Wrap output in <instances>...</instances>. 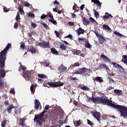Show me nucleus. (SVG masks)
Returning a JSON list of instances; mask_svg holds the SVG:
<instances>
[{"label": "nucleus", "mask_w": 127, "mask_h": 127, "mask_svg": "<svg viewBox=\"0 0 127 127\" xmlns=\"http://www.w3.org/2000/svg\"><path fill=\"white\" fill-rule=\"evenodd\" d=\"M88 102L92 101L94 104H102V105H107V106H108L109 107L118 109L119 112H120L121 117L127 118V107L122 105L114 104L112 103V101L110 100L106 96L104 95L101 97H90L88 98Z\"/></svg>", "instance_id": "1"}, {"label": "nucleus", "mask_w": 127, "mask_h": 127, "mask_svg": "<svg viewBox=\"0 0 127 127\" xmlns=\"http://www.w3.org/2000/svg\"><path fill=\"white\" fill-rule=\"evenodd\" d=\"M10 47H11V44H7L5 48L0 53V67L1 68H4L6 55Z\"/></svg>", "instance_id": "2"}, {"label": "nucleus", "mask_w": 127, "mask_h": 127, "mask_svg": "<svg viewBox=\"0 0 127 127\" xmlns=\"http://www.w3.org/2000/svg\"><path fill=\"white\" fill-rule=\"evenodd\" d=\"M47 84L51 87H55V88H57V87H61L64 86V82H62L61 81H59L58 82H48Z\"/></svg>", "instance_id": "3"}, {"label": "nucleus", "mask_w": 127, "mask_h": 127, "mask_svg": "<svg viewBox=\"0 0 127 127\" xmlns=\"http://www.w3.org/2000/svg\"><path fill=\"white\" fill-rule=\"evenodd\" d=\"M45 113H46V111H44L38 116H35V118L34 119V122H37L38 124H40L41 121L43 120V117H44V114H45Z\"/></svg>", "instance_id": "4"}, {"label": "nucleus", "mask_w": 127, "mask_h": 127, "mask_svg": "<svg viewBox=\"0 0 127 127\" xmlns=\"http://www.w3.org/2000/svg\"><path fill=\"white\" fill-rule=\"evenodd\" d=\"M38 46L41 48H50V43L43 41L42 42L38 43Z\"/></svg>", "instance_id": "5"}, {"label": "nucleus", "mask_w": 127, "mask_h": 127, "mask_svg": "<svg viewBox=\"0 0 127 127\" xmlns=\"http://www.w3.org/2000/svg\"><path fill=\"white\" fill-rule=\"evenodd\" d=\"M32 75V72H31V71H30L25 70L23 71L22 72V76L25 79H26V78H28V79H30V78H31Z\"/></svg>", "instance_id": "6"}, {"label": "nucleus", "mask_w": 127, "mask_h": 127, "mask_svg": "<svg viewBox=\"0 0 127 127\" xmlns=\"http://www.w3.org/2000/svg\"><path fill=\"white\" fill-rule=\"evenodd\" d=\"M27 48H28V49H27V52L29 51L32 53V54H35V53H36V49H35V48H34L33 46L31 45V46H28Z\"/></svg>", "instance_id": "7"}, {"label": "nucleus", "mask_w": 127, "mask_h": 127, "mask_svg": "<svg viewBox=\"0 0 127 127\" xmlns=\"http://www.w3.org/2000/svg\"><path fill=\"white\" fill-rule=\"evenodd\" d=\"M93 115L95 119H96L98 122H100V121H101V113L100 112H94Z\"/></svg>", "instance_id": "8"}, {"label": "nucleus", "mask_w": 127, "mask_h": 127, "mask_svg": "<svg viewBox=\"0 0 127 127\" xmlns=\"http://www.w3.org/2000/svg\"><path fill=\"white\" fill-rule=\"evenodd\" d=\"M91 72V69L86 68L85 67H83L81 68V74L82 75H84L85 76H87L88 75V73H90Z\"/></svg>", "instance_id": "9"}, {"label": "nucleus", "mask_w": 127, "mask_h": 127, "mask_svg": "<svg viewBox=\"0 0 127 127\" xmlns=\"http://www.w3.org/2000/svg\"><path fill=\"white\" fill-rule=\"evenodd\" d=\"M4 67L1 68L0 67V78H4L5 77V74H6V72L5 70L3 69Z\"/></svg>", "instance_id": "10"}, {"label": "nucleus", "mask_w": 127, "mask_h": 127, "mask_svg": "<svg viewBox=\"0 0 127 127\" xmlns=\"http://www.w3.org/2000/svg\"><path fill=\"white\" fill-rule=\"evenodd\" d=\"M100 58H102V60L104 61V62H111V60L105 55L103 54L100 56Z\"/></svg>", "instance_id": "11"}, {"label": "nucleus", "mask_w": 127, "mask_h": 127, "mask_svg": "<svg viewBox=\"0 0 127 127\" xmlns=\"http://www.w3.org/2000/svg\"><path fill=\"white\" fill-rule=\"evenodd\" d=\"M98 69H100V70H102V69H106V70H110L108 66L105 64H100L98 67Z\"/></svg>", "instance_id": "12"}, {"label": "nucleus", "mask_w": 127, "mask_h": 127, "mask_svg": "<svg viewBox=\"0 0 127 127\" xmlns=\"http://www.w3.org/2000/svg\"><path fill=\"white\" fill-rule=\"evenodd\" d=\"M91 2H94L97 4V6H99V9L102 7V2H100L99 0H91Z\"/></svg>", "instance_id": "13"}, {"label": "nucleus", "mask_w": 127, "mask_h": 127, "mask_svg": "<svg viewBox=\"0 0 127 127\" xmlns=\"http://www.w3.org/2000/svg\"><path fill=\"white\" fill-rule=\"evenodd\" d=\"M35 106L34 108L36 110H38V109H39V106H40V108L41 109V104H40V102L39 101H38V100L36 99L35 100Z\"/></svg>", "instance_id": "14"}, {"label": "nucleus", "mask_w": 127, "mask_h": 127, "mask_svg": "<svg viewBox=\"0 0 127 127\" xmlns=\"http://www.w3.org/2000/svg\"><path fill=\"white\" fill-rule=\"evenodd\" d=\"M66 70H67V67L64 66V64H61L59 67V70L60 71V72H66Z\"/></svg>", "instance_id": "15"}, {"label": "nucleus", "mask_w": 127, "mask_h": 127, "mask_svg": "<svg viewBox=\"0 0 127 127\" xmlns=\"http://www.w3.org/2000/svg\"><path fill=\"white\" fill-rule=\"evenodd\" d=\"M102 28L103 30H106L107 31H109L110 32H112V29L110 28V26L109 25L106 24H103L102 26Z\"/></svg>", "instance_id": "16"}, {"label": "nucleus", "mask_w": 127, "mask_h": 127, "mask_svg": "<svg viewBox=\"0 0 127 127\" xmlns=\"http://www.w3.org/2000/svg\"><path fill=\"white\" fill-rule=\"evenodd\" d=\"M98 41L100 44H104L105 43V41H106V39L104 38V36H100L98 38Z\"/></svg>", "instance_id": "17"}, {"label": "nucleus", "mask_w": 127, "mask_h": 127, "mask_svg": "<svg viewBox=\"0 0 127 127\" xmlns=\"http://www.w3.org/2000/svg\"><path fill=\"white\" fill-rule=\"evenodd\" d=\"M19 125L21 126V127H25V119L20 118Z\"/></svg>", "instance_id": "18"}, {"label": "nucleus", "mask_w": 127, "mask_h": 127, "mask_svg": "<svg viewBox=\"0 0 127 127\" xmlns=\"http://www.w3.org/2000/svg\"><path fill=\"white\" fill-rule=\"evenodd\" d=\"M110 17H113V16H112V14H109L108 12L105 13V15H104L103 16V18L104 20L105 21V20H107V19H109V18Z\"/></svg>", "instance_id": "19"}, {"label": "nucleus", "mask_w": 127, "mask_h": 127, "mask_svg": "<svg viewBox=\"0 0 127 127\" xmlns=\"http://www.w3.org/2000/svg\"><path fill=\"white\" fill-rule=\"evenodd\" d=\"M76 32L77 35H80V34H84L85 30L82 29V28L79 27L77 30H76Z\"/></svg>", "instance_id": "20"}, {"label": "nucleus", "mask_w": 127, "mask_h": 127, "mask_svg": "<svg viewBox=\"0 0 127 127\" xmlns=\"http://www.w3.org/2000/svg\"><path fill=\"white\" fill-rule=\"evenodd\" d=\"M14 106L13 105L11 104L7 107V111L8 113V114H11V111H12V109H14Z\"/></svg>", "instance_id": "21"}, {"label": "nucleus", "mask_w": 127, "mask_h": 127, "mask_svg": "<svg viewBox=\"0 0 127 127\" xmlns=\"http://www.w3.org/2000/svg\"><path fill=\"white\" fill-rule=\"evenodd\" d=\"M112 64L115 67V68H118V69H121V70H124V69L122 65H120L116 63H112Z\"/></svg>", "instance_id": "22"}, {"label": "nucleus", "mask_w": 127, "mask_h": 127, "mask_svg": "<svg viewBox=\"0 0 127 127\" xmlns=\"http://www.w3.org/2000/svg\"><path fill=\"white\" fill-rule=\"evenodd\" d=\"M71 52L74 54V55H79V54H81V51L77 49L72 50Z\"/></svg>", "instance_id": "23"}, {"label": "nucleus", "mask_w": 127, "mask_h": 127, "mask_svg": "<svg viewBox=\"0 0 127 127\" xmlns=\"http://www.w3.org/2000/svg\"><path fill=\"white\" fill-rule=\"evenodd\" d=\"M82 73V68H79L77 70H75V71H73L72 72L71 74H72V75H75V74H79V75H81Z\"/></svg>", "instance_id": "24"}, {"label": "nucleus", "mask_w": 127, "mask_h": 127, "mask_svg": "<svg viewBox=\"0 0 127 127\" xmlns=\"http://www.w3.org/2000/svg\"><path fill=\"white\" fill-rule=\"evenodd\" d=\"M51 51L53 54H54L55 55H59V53L57 50H56V49L55 48H52L51 49Z\"/></svg>", "instance_id": "25"}, {"label": "nucleus", "mask_w": 127, "mask_h": 127, "mask_svg": "<svg viewBox=\"0 0 127 127\" xmlns=\"http://www.w3.org/2000/svg\"><path fill=\"white\" fill-rule=\"evenodd\" d=\"M94 81H96V82H99V83H103L104 80L102 79L101 77H96L95 78H93Z\"/></svg>", "instance_id": "26"}, {"label": "nucleus", "mask_w": 127, "mask_h": 127, "mask_svg": "<svg viewBox=\"0 0 127 127\" xmlns=\"http://www.w3.org/2000/svg\"><path fill=\"white\" fill-rule=\"evenodd\" d=\"M36 89V86H35V84H32L30 87V90H31V93H33V94H34Z\"/></svg>", "instance_id": "27"}, {"label": "nucleus", "mask_w": 127, "mask_h": 127, "mask_svg": "<svg viewBox=\"0 0 127 127\" xmlns=\"http://www.w3.org/2000/svg\"><path fill=\"white\" fill-rule=\"evenodd\" d=\"M83 23L84 24V25H88V24H90V21L87 19H86V18L83 17Z\"/></svg>", "instance_id": "28"}, {"label": "nucleus", "mask_w": 127, "mask_h": 127, "mask_svg": "<svg viewBox=\"0 0 127 127\" xmlns=\"http://www.w3.org/2000/svg\"><path fill=\"white\" fill-rule=\"evenodd\" d=\"M114 93H115V94H117L118 96H121L123 95V91L122 90L118 89H115Z\"/></svg>", "instance_id": "29"}, {"label": "nucleus", "mask_w": 127, "mask_h": 127, "mask_svg": "<svg viewBox=\"0 0 127 127\" xmlns=\"http://www.w3.org/2000/svg\"><path fill=\"white\" fill-rule=\"evenodd\" d=\"M3 88H4V81L2 79H0V90L3 89Z\"/></svg>", "instance_id": "30"}, {"label": "nucleus", "mask_w": 127, "mask_h": 127, "mask_svg": "<svg viewBox=\"0 0 127 127\" xmlns=\"http://www.w3.org/2000/svg\"><path fill=\"white\" fill-rule=\"evenodd\" d=\"M38 76L39 77V78H41L42 79H48V77L45 74H38Z\"/></svg>", "instance_id": "31"}, {"label": "nucleus", "mask_w": 127, "mask_h": 127, "mask_svg": "<svg viewBox=\"0 0 127 127\" xmlns=\"http://www.w3.org/2000/svg\"><path fill=\"white\" fill-rule=\"evenodd\" d=\"M122 57L124 59L122 60V62H124L125 64H126V65H127V56L123 55Z\"/></svg>", "instance_id": "32"}, {"label": "nucleus", "mask_w": 127, "mask_h": 127, "mask_svg": "<svg viewBox=\"0 0 127 127\" xmlns=\"http://www.w3.org/2000/svg\"><path fill=\"white\" fill-rule=\"evenodd\" d=\"M85 47H86V48H89L90 49L92 48L91 44H90L88 41H86L85 43Z\"/></svg>", "instance_id": "33"}, {"label": "nucleus", "mask_w": 127, "mask_h": 127, "mask_svg": "<svg viewBox=\"0 0 127 127\" xmlns=\"http://www.w3.org/2000/svg\"><path fill=\"white\" fill-rule=\"evenodd\" d=\"M18 10L21 15L24 14V11L23 10V8L22 7L18 6Z\"/></svg>", "instance_id": "34"}, {"label": "nucleus", "mask_w": 127, "mask_h": 127, "mask_svg": "<svg viewBox=\"0 0 127 127\" xmlns=\"http://www.w3.org/2000/svg\"><path fill=\"white\" fill-rule=\"evenodd\" d=\"M49 21L50 22H51L52 23H53V24H54L55 25H57V21L55 20L54 19H49Z\"/></svg>", "instance_id": "35"}, {"label": "nucleus", "mask_w": 127, "mask_h": 127, "mask_svg": "<svg viewBox=\"0 0 127 127\" xmlns=\"http://www.w3.org/2000/svg\"><path fill=\"white\" fill-rule=\"evenodd\" d=\"M80 89L83 91H90V88L87 86H81Z\"/></svg>", "instance_id": "36"}, {"label": "nucleus", "mask_w": 127, "mask_h": 127, "mask_svg": "<svg viewBox=\"0 0 127 127\" xmlns=\"http://www.w3.org/2000/svg\"><path fill=\"white\" fill-rule=\"evenodd\" d=\"M114 34H115V35H117V36H119V37H122L124 36L123 34H121L120 32L118 31L114 32Z\"/></svg>", "instance_id": "37"}, {"label": "nucleus", "mask_w": 127, "mask_h": 127, "mask_svg": "<svg viewBox=\"0 0 127 127\" xmlns=\"http://www.w3.org/2000/svg\"><path fill=\"white\" fill-rule=\"evenodd\" d=\"M79 66H80V64L78 62H76L75 63H74L73 64H71L70 65V67H79Z\"/></svg>", "instance_id": "38"}, {"label": "nucleus", "mask_w": 127, "mask_h": 127, "mask_svg": "<svg viewBox=\"0 0 127 127\" xmlns=\"http://www.w3.org/2000/svg\"><path fill=\"white\" fill-rule=\"evenodd\" d=\"M60 48L62 50H66L67 47L65 46V45L62 44L60 45Z\"/></svg>", "instance_id": "39"}, {"label": "nucleus", "mask_w": 127, "mask_h": 127, "mask_svg": "<svg viewBox=\"0 0 127 127\" xmlns=\"http://www.w3.org/2000/svg\"><path fill=\"white\" fill-rule=\"evenodd\" d=\"M6 120H4L3 121L1 122V126L2 127H5V125H6Z\"/></svg>", "instance_id": "40"}, {"label": "nucleus", "mask_w": 127, "mask_h": 127, "mask_svg": "<svg viewBox=\"0 0 127 127\" xmlns=\"http://www.w3.org/2000/svg\"><path fill=\"white\" fill-rule=\"evenodd\" d=\"M94 15L95 16V17L98 18V17H100V14H99V13H98V11H96L95 9H94Z\"/></svg>", "instance_id": "41"}, {"label": "nucleus", "mask_w": 127, "mask_h": 127, "mask_svg": "<svg viewBox=\"0 0 127 127\" xmlns=\"http://www.w3.org/2000/svg\"><path fill=\"white\" fill-rule=\"evenodd\" d=\"M21 3H23L24 6H30V3H29L28 2H25L24 1H22V2H21Z\"/></svg>", "instance_id": "42"}, {"label": "nucleus", "mask_w": 127, "mask_h": 127, "mask_svg": "<svg viewBox=\"0 0 127 127\" xmlns=\"http://www.w3.org/2000/svg\"><path fill=\"white\" fill-rule=\"evenodd\" d=\"M41 24L44 26V27L47 29L48 28V25L45 22H41Z\"/></svg>", "instance_id": "43"}, {"label": "nucleus", "mask_w": 127, "mask_h": 127, "mask_svg": "<svg viewBox=\"0 0 127 127\" xmlns=\"http://www.w3.org/2000/svg\"><path fill=\"white\" fill-rule=\"evenodd\" d=\"M32 35H36V33L35 32V31H33L29 34V37H32Z\"/></svg>", "instance_id": "44"}, {"label": "nucleus", "mask_w": 127, "mask_h": 127, "mask_svg": "<svg viewBox=\"0 0 127 127\" xmlns=\"http://www.w3.org/2000/svg\"><path fill=\"white\" fill-rule=\"evenodd\" d=\"M80 125H81V122L80 121V120L77 121L76 123H74V126L75 127H79Z\"/></svg>", "instance_id": "45"}, {"label": "nucleus", "mask_w": 127, "mask_h": 127, "mask_svg": "<svg viewBox=\"0 0 127 127\" xmlns=\"http://www.w3.org/2000/svg\"><path fill=\"white\" fill-rule=\"evenodd\" d=\"M67 25H68V26H74V25H75V23L73 22H67Z\"/></svg>", "instance_id": "46"}, {"label": "nucleus", "mask_w": 127, "mask_h": 127, "mask_svg": "<svg viewBox=\"0 0 127 127\" xmlns=\"http://www.w3.org/2000/svg\"><path fill=\"white\" fill-rule=\"evenodd\" d=\"M10 93L14 95L15 94V91L14 90V88H12L10 90Z\"/></svg>", "instance_id": "47"}, {"label": "nucleus", "mask_w": 127, "mask_h": 127, "mask_svg": "<svg viewBox=\"0 0 127 127\" xmlns=\"http://www.w3.org/2000/svg\"><path fill=\"white\" fill-rule=\"evenodd\" d=\"M16 20H19L20 19V15H19V13H17L16 16L15 17Z\"/></svg>", "instance_id": "48"}, {"label": "nucleus", "mask_w": 127, "mask_h": 127, "mask_svg": "<svg viewBox=\"0 0 127 127\" xmlns=\"http://www.w3.org/2000/svg\"><path fill=\"white\" fill-rule=\"evenodd\" d=\"M87 121L88 125H89V126H91V127H92L93 126H94V123L91 122V121H90L89 120H87Z\"/></svg>", "instance_id": "49"}, {"label": "nucleus", "mask_w": 127, "mask_h": 127, "mask_svg": "<svg viewBox=\"0 0 127 127\" xmlns=\"http://www.w3.org/2000/svg\"><path fill=\"white\" fill-rule=\"evenodd\" d=\"M3 9L4 12H8V11H9V9L6 8V7H3Z\"/></svg>", "instance_id": "50"}, {"label": "nucleus", "mask_w": 127, "mask_h": 127, "mask_svg": "<svg viewBox=\"0 0 127 127\" xmlns=\"http://www.w3.org/2000/svg\"><path fill=\"white\" fill-rule=\"evenodd\" d=\"M18 27V23L16 22L14 24V28H15V29H17Z\"/></svg>", "instance_id": "51"}, {"label": "nucleus", "mask_w": 127, "mask_h": 127, "mask_svg": "<svg viewBox=\"0 0 127 127\" xmlns=\"http://www.w3.org/2000/svg\"><path fill=\"white\" fill-rule=\"evenodd\" d=\"M20 68H21V70H23V71H25V70H26L27 69L26 67L24 66L23 65H21Z\"/></svg>", "instance_id": "52"}, {"label": "nucleus", "mask_w": 127, "mask_h": 127, "mask_svg": "<svg viewBox=\"0 0 127 127\" xmlns=\"http://www.w3.org/2000/svg\"><path fill=\"white\" fill-rule=\"evenodd\" d=\"M108 79L109 80V83H115V80L112 79L111 77H108Z\"/></svg>", "instance_id": "53"}, {"label": "nucleus", "mask_w": 127, "mask_h": 127, "mask_svg": "<svg viewBox=\"0 0 127 127\" xmlns=\"http://www.w3.org/2000/svg\"><path fill=\"white\" fill-rule=\"evenodd\" d=\"M50 64V62L49 61V60H47L46 61V66H47V67H49Z\"/></svg>", "instance_id": "54"}, {"label": "nucleus", "mask_w": 127, "mask_h": 127, "mask_svg": "<svg viewBox=\"0 0 127 127\" xmlns=\"http://www.w3.org/2000/svg\"><path fill=\"white\" fill-rule=\"evenodd\" d=\"M48 13H50L49 14V17H50V18H51V19H54V17H53V15L51 14V12H50Z\"/></svg>", "instance_id": "55"}, {"label": "nucleus", "mask_w": 127, "mask_h": 127, "mask_svg": "<svg viewBox=\"0 0 127 127\" xmlns=\"http://www.w3.org/2000/svg\"><path fill=\"white\" fill-rule=\"evenodd\" d=\"M65 38H69L70 39H72L73 36L71 34H69L65 37Z\"/></svg>", "instance_id": "56"}, {"label": "nucleus", "mask_w": 127, "mask_h": 127, "mask_svg": "<svg viewBox=\"0 0 127 127\" xmlns=\"http://www.w3.org/2000/svg\"><path fill=\"white\" fill-rule=\"evenodd\" d=\"M20 48H21V49H22L23 50L24 49H25V45L24 44H22L20 45Z\"/></svg>", "instance_id": "57"}, {"label": "nucleus", "mask_w": 127, "mask_h": 127, "mask_svg": "<svg viewBox=\"0 0 127 127\" xmlns=\"http://www.w3.org/2000/svg\"><path fill=\"white\" fill-rule=\"evenodd\" d=\"M95 34H96L97 37H98V38H99V37H101V36H102V35L100 34L99 33L97 32H95Z\"/></svg>", "instance_id": "58"}, {"label": "nucleus", "mask_w": 127, "mask_h": 127, "mask_svg": "<svg viewBox=\"0 0 127 127\" xmlns=\"http://www.w3.org/2000/svg\"><path fill=\"white\" fill-rule=\"evenodd\" d=\"M55 33L57 37L60 36V33L58 32L57 31H55Z\"/></svg>", "instance_id": "59"}, {"label": "nucleus", "mask_w": 127, "mask_h": 127, "mask_svg": "<svg viewBox=\"0 0 127 127\" xmlns=\"http://www.w3.org/2000/svg\"><path fill=\"white\" fill-rule=\"evenodd\" d=\"M89 20H90L91 22H96V20L92 17H89Z\"/></svg>", "instance_id": "60"}, {"label": "nucleus", "mask_w": 127, "mask_h": 127, "mask_svg": "<svg viewBox=\"0 0 127 127\" xmlns=\"http://www.w3.org/2000/svg\"><path fill=\"white\" fill-rule=\"evenodd\" d=\"M2 97L4 99H5V100H6V99H7V98H8V96H7V95L6 94H3L2 95Z\"/></svg>", "instance_id": "61"}, {"label": "nucleus", "mask_w": 127, "mask_h": 127, "mask_svg": "<svg viewBox=\"0 0 127 127\" xmlns=\"http://www.w3.org/2000/svg\"><path fill=\"white\" fill-rule=\"evenodd\" d=\"M107 116L106 115H103L102 116V119H103V120H107Z\"/></svg>", "instance_id": "62"}, {"label": "nucleus", "mask_w": 127, "mask_h": 127, "mask_svg": "<svg viewBox=\"0 0 127 127\" xmlns=\"http://www.w3.org/2000/svg\"><path fill=\"white\" fill-rule=\"evenodd\" d=\"M47 16L46 15L43 14L41 16V19H44V18H46Z\"/></svg>", "instance_id": "63"}, {"label": "nucleus", "mask_w": 127, "mask_h": 127, "mask_svg": "<svg viewBox=\"0 0 127 127\" xmlns=\"http://www.w3.org/2000/svg\"><path fill=\"white\" fill-rule=\"evenodd\" d=\"M54 4H55V5H58L59 4V2H58V1H57V0H56L55 1H54Z\"/></svg>", "instance_id": "64"}]
</instances>
